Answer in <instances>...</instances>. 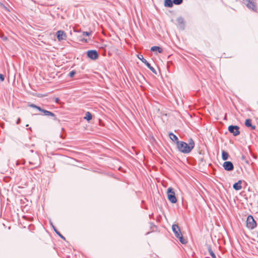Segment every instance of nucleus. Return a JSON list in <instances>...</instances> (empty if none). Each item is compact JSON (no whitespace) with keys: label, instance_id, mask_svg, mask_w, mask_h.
I'll use <instances>...</instances> for the list:
<instances>
[{"label":"nucleus","instance_id":"nucleus-1","mask_svg":"<svg viewBox=\"0 0 258 258\" xmlns=\"http://www.w3.org/2000/svg\"><path fill=\"white\" fill-rule=\"evenodd\" d=\"M195 147V142L192 139L188 140V143L183 141L177 142V148L181 153L187 154L191 152Z\"/></svg>","mask_w":258,"mask_h":258},{"label":"nucleus","instance_id":"nucleus-2","mask_svg":"<svg viewBox=\"0 0 258 258\" xmlns=\"http://www.w3.org/2000/svg\"><path fill=\"white\" fill-rule=\"evenodd\" d=\"M29 164L32 165L31 169H33L38 167L40 165V160L39 156L37 154H35L33 157L30 158L29 161Z\"/></svg>","mask_w":258,"mask_h":258},{"label":"nucleus","instance_id":"nucleus-3","mask_svg":"<svg viewBox=\"0 0 258 258\" xmlns=\"http://www.w3.org/2000/svg\"><path fill=\"white\" fill-rule=\"evenodd\" d=\"M167 195L168 200L172 204H175L177 202L175 192L172 187H169L167 189Z\"/></svg>","mask_w":258,"mask_h":258},{"label":"nucleus","instance_id":"nucleus-4","mask_svg":"<svg viewBox=\"0 0 258 258\" xmlns=\"http://www.w3.org/2000/svg\"><path fill=\"white\" fill-rule=\"evenodd\" d=\"M244 4L250 10L256 11L255 0H243Z\"/></svg>","mask_w":258,"mask_h":258},{"label":"nucleus","instance_id":"nucleus-5","mask_svg":"<svg viewBox=\"0 0 258 258\" xmlns=\"http://www.w3.org/2000/svg\"><path fill=\"white\" fill-rule=\"evenodd\" d=\"M246 225L247 227L250 229H253L256 227V222L252 216L249 215L247 217L246 220Z\"/></svg>","mask_w":258,"mask_h":258},{"label":"nucleus","instance_id":"nucleus-6","mask_svg":"<svg viewBox=\"0 0 258 258\" xmlns=\"http://www.w3.org/2000/svg\"><path fill=\"white\" fill-rule=\"evenodd\" d=\"M138 57L140 59L146 66L149 68L154 74H157L156 71L155 69L151 66L146 59L143 57L142 54L138 55Z\"/></svg>","mask_w":258,"mask_h":258},{"label":"nucleus","instance_id":"nucleus-7","mask_svg":"<svg viewBox=\"0 0 258 258\" xmlns=\"http://www.w3.org/2000/svg\"><path fill=\"white\" fill-rule=\"evenodd\" d=\"M239 127L237 125H231L228 126V131L233 134L234 136H237L240 134Z\"/></svg>","mask_w":258,"mask_h":258},{"label":"nucleus","instance_id":"nucleus-8","mask_svg":"<svg viewBox=\"0 0 258 258\" xmlns=\"http://www.w3.org/2000/svg\"><path fill=\"white\" fill-rule=\"evenodd\" d=\"M87 56L91 59L95 60L98 58L99 55L96 50H90L87 51Z\"/></svg>","mask_w":258,"mask_h":258},{"label":"nucleus","instance_id":"nucleus-9","mask_svg":"<svg viewBox=\"0 0 258 258\" xmlns=\"http://www.w3.org/2000/svg\"><path fill=\"white\" fill-rule=\"evenodd\" d=\"M57 38L58 41L66 40L67 36L64 31L59 30L56 32Z\"/></svg>","mask_w":258,"mask_h":258},{"label":"nucleus","instance_id":"nucleus-10","mask_svg":"<svg viewBox=\"0 0 258 258\" xmlns=\"http://www.w3.org/2000/svg\"><path fill=\"white\" fill-rule=\"evenodd\" d=\"M223 167L226 171H230L233 170L234 166L231 161H225L223 164Z\"/></svg>","mask_w":258,"mask_h":258},{"label":"nucleus","instance_id":"nucleus-11","mask_svg":"<svg viewBox=\"0 0 258 258\" xmlns=\"http://www.w3.org/2000/svg\"><path fill=\"white\" fill-rule=\"evenodd\" d=\"M172 229L176 237H178L181 235V232L178 225H173L172 226Z\"/></svg>","mask_w":258,"mask_h":258},{"label":"nucleus","instance_id":"nucleus-12","mask_svg":"<svg viewBox=\"0 0 258 258\" xmlns=\"http://www.w3.org/2000/svg\"><path fill=\"white\" fill-rule=\"evenodd\" d=\"M177 21L181 29L184 30L185 28V22L183 18L179 17L177 18Z\"/></svg>","mask_w":258,"mask_h":258},{"label":"nucleus","instance_id":"nucleus-13","mask_svg":"<svg viewBox=\"0 0 258 258\" xmlns=\"http://www.w3.org/2000/svg\"><path fill=\"white\" fill-rule=\"evenodd\" d=\"M245 125L246 127H250L251 129L253 130L256 128V126L252 124L251 120L250 119H247L245 120Z\"/></svg>","mask_w":258,"mask_h":258},{"label":"nucleus","instance_id":"nucleus-14","mask_svg":"<svg viewBox=\"0 0 258 258\" xmlns=\"http://www.w3.org/2000/svg\"><path fill=\"white\" fill-rule=\"evenodd\" d=\"M241 181L239 180L237 182L235 183L233 185V188L236 190H239L241 189L242 186L241 185Z\"/></svg>","mask_w":258,"mask_h":258},{"label":"nucleus","instance_id":"nucleus-15","mask_svg":"<svg viewBox=\"0 0 258 258\" xmlns=\"http://www.w3.org/2000/svg\"><path fill=\"white\" fill-rule=\"evenodd\" d=\"M169 136L171 140L176 142V145H177V142H180V141L178 140V137L173 133H170Z\"/></svg>","mask_w":258,"mask_h":258},{"label":"nucleus","instance_id":"nucleus-16","mask_svg":"<svg viewBox=\"0 0 258 258\" xmlns=\"http://www.w3.org/2000/svg\"><path fill=\"white\" fill-rule=\"evenodd\" d=\"M173 0H165L164 6L167 8H171L173 7Z\"/></svg>","mask_w":258,"mask_h":258},{"label":"nucleus","instance_id":"nucleus-17","mask_svg":"<svg viewBox=\"0 0 258 258\" xmlns=\"http://www.w3.org/2000/svg\"><path fill=\"white\" fill-rule=\"evenodd\" d=\"M151 50L152 51H158L159 53H162L163 52V49L161 47L157 46L152 47Z\"/></svg>","mask_w":258,"mask_h":258},{"label":"nucleus","instance_id":"nucleus-18","mask_svg":"<svg viewBox=\"0 0 258 258\" xmlns=\"http://www.w3.org/2000/svg\"><path fill=\"white\" fill-rule=\"evenodd\" d=\"M85 119H86L88 121H89L92 118V115L91 113L88 111L85 114V116L84 117Z\"/></svg>","mask_w":258,"mask_h":258},{"label":"nucleus","instance_id":"nucleus-19","mask_svg":"<svg viewBox=\"0 0 258 258\" xmlns=\"http://www.w3.org/2000/svg\"><path fill=\"white\" fill-rule=\"evenodd\" d=\"M208 250L209 254L212 256V258H216V255L213 251L211 246H209L208 247Z\"/></svg>","mask_w":258,"mask_h":258},{"label":"nucleus","instance_id":"nucleus-20","mask_svg":"<svg viewBox=\"0 0 258 258\" xmlns=\"http://www.w3.org/2000/svg\"><path fill=\"white\" fill-rule=\"evenodd\" d=\"M229 155L227 152L225 151H223L222 152V158L223 160H226L228 159Z\"/></svg>","mask_w":258,"mask_h":258},{"label":"nucleus","instance_id":"nucleus-21","mask_svg":"<svg viewBox=\"0 0 258 258\" xmlns=\"http://www.w3.org/2000/svg\"><path fill=\"white\" fill-rule=\"evenodd\" d=\"M179 239L180 242L182 244H185L187 243L186 240L183 238L182 234H181L180 235H179V237H177Z\"/></svg>","mask_w":258,"mask_h":258},{"label":"nucleus","instance_id":"nucleus-22","mask_svg":"<svg viewBox=\"0 0 258 258\" xmlns=\"http://www.w3.org/2000/svg\"><path fill=\"white\" fill-rule=\"evenodd\" d=\"M40 111L43 112L44 113V115H45V116H48L49 113L50 112L49 111L45 110V109H42V108H41V109L40 110Z\"/></svg>","mask_w":258,"mask_h":258},{"label":"nucleus","instance_id":"nucleus-23","mask_svg":"<svg viewBox=\"0 0 258 258\" xmlns=\"http://www.w3.org/2000/svg\"><path fill=\"white\" fill-rule=\"evenodd\" d=\"M29 106H30L32 108H36V109H38L39 111H40V110L41 108L40 107L34 104H31L29 105Z\"/></svg>","mask_w":258,"mask_h":258},{"label":"nucleus","instance_id":"nucleus-24","mask_svg":"<svg viewBox=\"0 0 258 258\" xmlns=\"http://www.w3.org/2000/svg\"><path fill=\"white\" fill-rule=\"evenodd\" d=\"M183 2V0H173V4L178 5L181 4Z\"/></svg>","mask_w":258,"mask_h":258},{"label":"nucleus","instance_id":"nucleus-25","mask_svg":"<svg viewBox=\"0 0 258 258\" xmlns=\"http://www.w3.org/2000/svg\"><path fill=\"white\" fill-rule=\"evenodd\" d=\"M48 116L53 117L54 120H57V117H56V115L52 112L50 111Z\"/></svg>","mask_w":258,"mask_h":258},{"label":"nucleus","instance_id":"nucleus-26","mask_svg":"<svg viewBox=\"0 0 258 258\" xmlns=\"http://www.w3.org/2000/svg\"><path fill=\"white\" fill-rule=\"evenodd\" d=\"M76 72L75 71H72L69 73V76L70 77H73L74 75L76 74Z\"/></svg>","mask_w":258,"mask_h":258},{"label":"nucleus","instance_id":"nucleus-27","mask_svg":"<svg viewBox=\"0 0 258 258\" xmlns=\"http://www.w3.org/2000/svg\"><path fill=\"white\" fill-rule=\"evenodd\" d=\"M91 32H83V35H85V36H89L91 35Z\"/></svg>","mask_w":258,"mask_h":258},{"label":"nucleus","instance_id":"nucleus-28","mask_svg":"<svg viewBox=\"0 0 258 258\" xmlns=\"http://www.w3.org/2000/svg\"><path fill=\"white\" fill-rule=\"evenodd\" d=\"M5 80V76L4 75L0 74V80L1 81H4Z\"/></svg>","mask_w":258,"mask_h":258},{"label":"nucleus","instance_id":"nucleus-29","mask_svg":"<svg viewBox=\"0 0 258 258\" xmlns=\"http://www.w3.org/2000/svg\"><path fill=\"white\" fill-rule=\"evenodd\" d=\"M56 234L58 235H59L62 239H63L64 240L65 239V237L63 235H62L59 232H58V231L56 232Z\"/></svg>","mask_w":258,"mask_h":258},{"label":"nucleus","instance_id":"nucleus-30","mask_svg":"<svg viewBox=\"0 0 258 258\" xmlns=\"http://www.w3.org/2000/svg\"><path fill=\"white\" fill-rule=\"evenodd\" d=\"M20 122H21V119H20V118H19L17 119V120L16 123H17V124H19L20 123Z\"/></svg>","mask_w":258,"mask_h":258},{"label":"nucleus","instance_id":"nucleus-31","mask_svg":"<svg viewBox=\"0 0 258 258\" xmlns=\"http://www.w3.org/2000/svg\"><path fill=\"white\" fill-rule=\"evenodd\" d=\"M53 228L54 230L55 231V233H56V232H58V231L56 230V229L55 228L54 226L52 225Z\"/></svg>","mask_w":258,"mask_h":258},{"label":"nucleus","instance_id":"nucleus-32","mask_svg":"<svg viewBox=\"0 0 258 258\" xmlns=\"http://www.w3.org/2000/svg\"><path fill=\"white\" fill-rule=\"evenodd\" d=\"M59 98H55V102H57V103H58V102H59Z\"/></svg>","mask_w":258,"mask_h":258},{"label":"nucleus","instance_id":"nucleus-33","mask_svg":"<svg viewBox=\"0 0 258 258\" xmlns=\"http://www.w3.org/2000/svg\"><path fill=\"white\" fill-rule=\"evenodd\" d=\"M82 41H85V42H87V40L86 39H83L82 40Z\"/></svg>","mask_w":258,"mask_h":258},{"label":"nucleus","instance_id":"nucleus-34","mask_svg":"<svg viewBox=\"0 0 258 258\" xmlns=\"http://www.w3.org/2000/svg\"><path fill=\"white\" fill-rule=\"evenodd\" d=\"M30 152H31V153H33V150H30Z\"/></svg>","mask_w":258,"mask_h":258},{"label":"nucleus","instance_id":"nucleus-35","mask_svg":"<svg viewBox=\"0 0 258 258\" xmlns=\"http://www.w3.org/2000/svg\"><path fill=\"white\" fill-rule=\"evenodd\" d=\"M28 130H31V127H29V128H28Z\"/></svg>","mask_w":258,"mask_h":258}]
</instances>
